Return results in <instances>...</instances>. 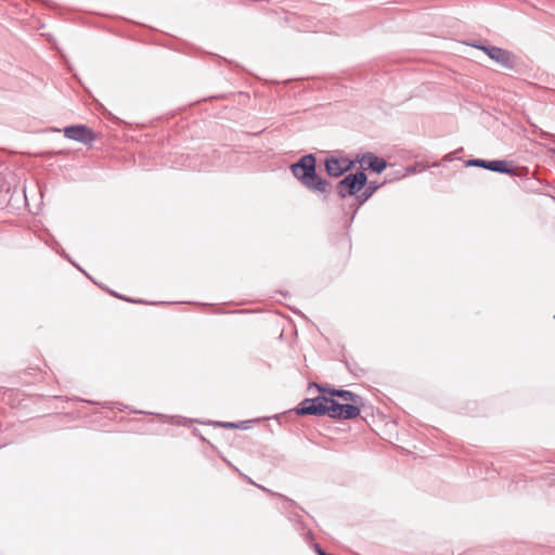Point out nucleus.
Returning <instances> with one entry per match:
<instances>
[{
	"label": "nucleus",
	"mask_w": 555,
	"mask_h": 555,
	"mask_svg": "<svg viewBox=\"0 0 555 555\" xmlns=\"http://www.w3.org/2000/svg\"><path fill=\"white\" fill-rule=\"evenodd\" d=\"M291 172L300 182V184L320 196L326 202L332 191L331 183L317 172V158L313 154L301 156L296 163L292 164Z\"/></svg>",
	"instance_id": "f257e3e1"
},
{
	"label": "nucleus",
	"mask_w": 555,
	"mask_h": 555,
	"mask_svg": "<svg viewBox=\"0 0 555 555\" xmlns=\"http://www.w3.org/2000/svg\"><path fill=\"white\" fill-rule=\"evenodd\" d=\"M367 183V177L363 171L347 175L337 185V194L340 198L356 196L361 193Z\"/></svg>",
	"instance_id": "f03ea898"
},
{
	"label": "nucleus",
	"mask_w": 555,
	"mask_h": 555,
	"mask_svg": "<svg viewBox=\"0 0 555 555\" xmlns=\"http://www.w3.org/2000/svg\"><path fill=\"white\" fill-rule=\"evenodd\" d=\"M331 398L319 396L315 398H307L302 400L296 409L298 415H330Z\"/></svg>",
	"instance_id": "7ed1b4c3"
},
{
	"label": "nucleus",
	"mask_w": 555,
	"mask_h": 555,
	"mask_svg": "<svg viewBox=\"0 0 555 555\" xmlns=\"http://www.w3.org/2000/svg\"><path fill=\"white\" fill-rule=\"evenodd\" d=\"M361 406L358 404L339 403L331 398L330 401V417L338 420H352L360 415Z\"/></svg>",
	"instance_id": "20e7f679"
},
{
	"label": "nucleus",
	"mask_w": 555,
	"mask_h": 555,
	"mask_svg": "<svg viewBox=\"0 0 555 555\" xmlns=\"http://www.w3.org/2000/svg\"><path fill=\"white\" fill-rule=\"evenodd\" d=\"M486 52V54L505 68H513L515 65V56L512 52L499 47H486L481 44H472Z\"/></svg>",
	"instance_id": "39448f33"
},
{
	"label": "nucleus",
	"mask_w": 555,
	"mask_h": 555,
	"mask_svg": "<svg viewBox=\"0 0 555 555\" xmlns=\"http://www.w3.org/2000/svg\"><path fill=\"white\" fill-rule=\"evenodd\" d=\"M467 166L480 167L494 172L505 173L509 176H516L515 169L511 167V163L507 160H485V159H469Z\"/></svg>",
	"instance_id": "423d86ee"
},
{
	"label": "nucleus",
	"mask_w": 555,
	"mask_h": 555,
	"mask_svg": "<svg viewBox=\"0 0 555 555\" xmlns=\"http://www.w3.org/2000/svg\"><path fill=\"white\" fill-rule=\"evenodd\" d=\"M325 171L330 177L338 178L353 167V162L345 157H326Z\"/></svg>",
	"instance_id": "0eeeda50"
},
{
	"label": "nucleus",
	"mask_w": 555,
	"mask_h": 555,
	"mask_svg": "<svg viewBox=\"0 0 555 555\" xmlns=\"http://www.w3.org/2000/svg\"><path fill=\"white\" fill-rule=\"evenodd\" d=\"M64 134L67 139L83 144H91L95 139L93 131L83 125H74L65 127Z\"/></svg>",
	"instance_id": "6e6552de"
},
{
	"label": "nucleus",
	"mask_w": 555,
	"mask_h": 555,
	"mask_svg": "<svg viewBox=\"0 0 555 555\" xmlns=\"http://www.w3.org/2000/svg\"><path fill=\"white\" fill-rule=\"evenodd\" d=\"M357 162L364 167V169H370L376 173H382L386 167L387 163L384 158L377 157L372 152H366L361 155H357Z\"/></svg>",
	"instance_id": "1a4fd4ad"
},
{
	"label": "nucleus",
	"mask_w": 555,
	"mask_h": 555,
	"mask_svg": "<svg viewBox=\"0 0 555 555\" xmlns=\"http://www.w3.org/2000/svg\"><path fill=\"white\" fill-rule=\"evenodd\" d=\"M321 391H326L325 388L315 385ZM327 392L333 397H338L346 402H350L349 404H358L359 406L363 405V398L352 391L344 390V389H328Z\"/></svg>",
	"instance_id": "9d476101"
},
{
	"label": "nucleus",
	"mask_w": 555,
	"mask_h": 555,
	"mask_svg": "<svg viewBox=\"0 0 555 555\" xmlns=\"http://www.w3.org/2000/svg\"><path fill=\"white\" fill-rule=\"evenodd\" d=\"M378 188L379 185L374 182H370L369 184L366 183L361 193L357 195L358 208L363 205L378 190Z\"/></svg>",
	"instance_id": "9b49d317"
},
{
	"label": "nucleus",
	"mask_w": 555,
	"mask_h": 555,
	"mask_svg": "<svg viewBox=\"0 0 555 555\" xmlns=\"http://www.w3.org/2000/svg\"><path fill=\"white\" fill-rule=\"evenodd\" d=\"M533 127H534L533 133L539 135L540 138L547 139V138L552 137V134L550 132H546L537 126H533Z\"/></svg>",
	"instance_id": "f8f14e48"
},
{
	"label": "nucleus",
	"mask_w": 555,
	"mask_h": 555,
	"mask_svg": "<svg viewBox=\"0 0 555 555\" xmlns=\"http://www.w3.org/2000/svg\"><path fill=\"white\" fill-rule=\"evenodd\" d=\"M219 425L222 427H225V428H237L238 427V425L235 423H219Z\"/></svg>",
	"instance_id": "ddd939ff"
},
{
	"label": "nucleus",
	"mask_w": 555,
	"mask_h": 555,
	"mask_svg": "<svg viewBox=\"0 0 555 555\" xmlns=\"http://www.w3.org/2000/svg\"><path fill=\"white\" fill-rule=\"evenodd\" d=\"M314 550L318 553V555H332V554L325 553L319 544H314Z\"/></svg>",
	"instance_id": "4468645a"
},
{
	"label": "nucleus",
	"mask_w": 555,
	"mask_h": 555,
	"mask_svg": "<svg viewBox=\"0 0 555 555\" xmlns=\"http://www.w3.org/2000/svg\"><path fill=\"white\" fill-rule=\"evenodd\" d=\"M551 152H552L553 154H555V149H552V150H551Z\"/></svg>",
	"instance_id": "2eb2a0df"
}]
</instances>
